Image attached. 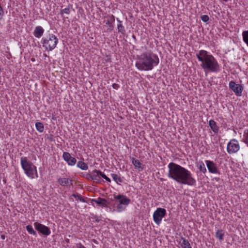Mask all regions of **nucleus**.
Listing matches in <instances>:
<instances>
[{
  "label": "nucleus",
  "mask_w": 248,
  "mask_h": 248,
  "mask_svg": "<svg viewBox=\"0 0 248 248\" xmlns=\"http://www.w3.org/2000/svg\"><path fill=\"white\" fill-rule=\"evenodd\" d=\"M168 167V176L178 183L188 186H194L196 184L191 172L185 168L173 162L169 163Z\"/></svg>",
  "instance_id": "f257e3e1"
},
{
  "label": "nucleus",
  "mask_w": 248,
  "mask_h": 248,
  "mask_svg": "<svg viewBox=\"0 0 248 248\" xmlns=\"http://www.w3.org/2000/svg\"><path fill=\"white\" fill-rule=\"evenodd\" d=\"M159 62L158 56L150 52H145L137 56L136 67L140 71L152 70Z\"/></svg>",
  "instance_id": "f03ea898"
},
{
  "label": "nucleus",
  "mask_w": 248,
  "mask_h": 248,
  "mask_svg": "<svg viewBox=\"0 0 248 248\" xmlns=\"http://www.w3.org/2000/svg\"><path fill=\"white\" fill-rule=\"evenodd\" d=\"M198 60L202 62L201 66L204 71L217 72L219 70V65L214 57L204 50H201L196 53Z\"/></svg>",
  "instance_id": "7ed1b4c3"
},
{
  "label": "nucleus",
  "mask_w": 248,
  "mask_h": 248,
  "mask_svg": "<svg viewBox=\"0 0 248 248\" xmlns=\"http://www.w3.org/2000/svg\"><path fill=\"white\" fill-rule=\"evenodd\" d=\"M20 163L22 168L25 171V173L31 178H34V174L38 177L36 167L31 162L28 161L27 157H21Z\"/></svg>",
  "instance_id": "20e7f679"
},
{
  "label": "nucleus",
  "mask_w": 248,
  "mask_h": 248,
  "mask_svg": "<svg viewBox=\"0 0 248 248\" xmlns=\"http://www.w3.org/2000/svg\"><path fill=\"white\" fill-rule=\"evenodd\" d=\"M58 42V39L54 34H49L48 36L42 39L43 46L46 50L51 51L54 49Z\"/></svg>",
  "instance_id": "39448f33"
},
{
  "label": "nucleus",
  "mask_w": 248,
  "mask_h": 248,
  "mask_svg": "<svg viewBox=\"0 0 248 248\" xmlns=\"http://www.w3.org/2000/svg\"><path fill=\"white\" fill-rule=\"evenodd\" d=\"M114 198L115 200H117L118 202L116 207V210L118 212H121L124 211L126 209V207L131 202L130 199L123 194L114 195Z\"/></svg>",
  "instance_id": "423d86ee"
},
{
  "label": "nucleus",
  "mask_w": 248,
  "mask_h": 248,
  "mask_svg": "<svg viewBox=\"0 0 248 248\" xmlns=\"http://www.w3.org/2000/svg\"><path fill=\"white\" fill-rule=\"evenodd\" d=\"M166 215V210L164 208H157L153 214V219L155 222L159 225L160 224L163 217Z\"/></svg>",
  "instance_id": "0eeeda50"
},
{
  "label": "nucleus",
  "mask_w": 248,
  "mask_h": 248,
  "mask_svg": "<svg viewBox=\"0 0 248 248\" xmlns=\"http://www.w3.org/2000/svg\"><path fill=\"white\" fill-rule=\"evenodd\" d=\"M240 149V146L238 141L235 139H232L228 143L227 147V151L230 154L235 153Z\"/></svg>",
  "instance_id": "6e6552de"
},
{
  "label": "nucleus",
  "mask_w": 248,
  "mask_h": 248,
  "mask_svg": "<svg viewBox=\"0 0 248 248\" xmlns=\"http://www.w3.org/2000/svg\"><path fill=\"white\" fill-rule=\"evenodd\" d=\"M34 226L35 229L37 231H38L39 232L42 233L43 235L47 236L49 235L51 233L50 229L48 227L43 224L38 222H35L34 223Z\"/></svg>",
  "instance_id": "1a4fd4ad"
},
{
  "label": "nucleus",
  "mask_w": 248,
  "mask_h": 248,
  "mask_svg": "<svg viewBox=\"0 0 248 248\" xmlns=\"http://www.w3.org/2000/svg\"><path fill=\"white\" fill-rule=\"evenodd\" d=\"M229 88L238 96L242 95V92L243 90V86L239 84H236L235 82L231 81L229 82Z\"/></svg>",
  "instance_id": "9d476101"
},
{
  "label": "nucleus",
  "mask_w": 248,
  "mask_h": 248,
  "mask_svg": "<svg viewBox=\"0 0 248 248\" xmlns=\"http://www.w3.org/2000/svg\"><path fill=\"white\" fill-rule=\"evenodd\" d=\"M101 171L100 170H94L92 171L90 177L94 183L100 184L103 182V181L101 179Z\"/></svg>",
  "instance_id": "9b49d317"
},
{
  "label": "nucleus",
  "mask_w": 248,
  "mask_h": 248,
  "mask_svg": "<svg viewBox=\"0 0 248 248\" xmlns=\"http://www.w3.org/2000/svg\"><path fill=\"white\" fill-rule=\"evenodd\" d=\"M63 160L66 161L70 166H74L77 162V160L75 157L71 156L68 152H64L62 155Z\"/></svg>",
  "instance_id": "f8f14e48"
},
{
  "label": "nucleus",
  "mask_w": 248,
  "mask_h": 248,
  "mask_svg": "<svg viewBox=\"0 0 248 248\" xmlns=\"http://www.w3.org/2000/svg\"><path fill=\"white\" fill-rule=\"evenodd\" d=\"M207 167L209 171L211 173H218V170L217 164L213 161L206 160Z\"/></svg>",
  "instance_id": "ddd939ff"
},
{
  "label": "nucleus",
  "mask_w": 248,
  "mask_h": 248,
  "mask_svg": "<svg viewBox=\"0 0 248 248\" xmlns=\"http://www.w3.org/2000/svg\"><path fill=\"white\" fill-rule=\"evenodd\" d=\"M44 32V30L41 26H37L35 27L33 32L34 36L36 38H40Z\"/></svg>",
  "instance_id": "4468645a"
},
{
  "label": "nucleus",
  "mask_w": 248,
  "mask_h": 248,
  "mask_svg": "<svg viewBox=\"0 0 248 248\" xmlns=\"http://www.w3.org/2000/svg\"><path fill=\"white\" fill-rule=\"evenodd\" d=\"M59 183L63 186H69V185H72V180H69L66 178H60L58 179Z\"/></svg>",
  "instance_id": "2eb2a0df"
},
{
  "label": "nucleus",
  "mask_w": 248,
  "mask_h": 248,
  "mask_svg": "<svg viewBox=\"0 0 248 248\" xmlns=\"http://www.w3.org/2000/svg\"><path fill=\"white\" fill-rule=\"evenodd\" d=\"M93 201L98 204L102 205L105 207L107 206L109 204V202L106 199L101 198H98L97 199H93Z\"/></svg>",
  "instance_id": "dca6fc26"
},
{
  "label": "nucleus",
  "mask_w": 248,
  "mask_h": 248,
  "mask_svg": "<svg viewBox=\"0 0 248 248\" xmlns=\"http://www.w3.org/2000/svg\"><path fill=\"white\" fill-rule=\"evenodd\" d=\"M179 243L183 248H192L189 242L183 237H181Z\"/></svg>",
  "instance_id": "f3484780"
},
{
  "label": "nucleus",
  "mask_w": 248,
  "mask_h": 248,
  "mask_svg": "<svg viewBox=\"0 0 248 248\" xmlns=\"http://www.w3.org/2000/svg\"><path fill=\"white\" fill-rule=\"evenodd\" d=\"M72 9V5H69L68 7L65 8L63 9H62L61 11L60 14L62 17L64 18H68V17L65 16H63L64 14L66 15H69L71 12V10Z\"/></svg>",
  "instance_id": "a211bd4d"
},
{
  "label": "nucleus",
  "mask_w": 248,
  "mask_h": 248,
  "mask_svg": "<svg viewBox=\"0 0 248 248\" xmlns=\"http://www.w3.org/2000/svg\"><path fill=\"white\" fill-rule=\"evenodd\" d=\"M209 125L215 133H217L218 132L219 128L214 120H210L209 122Z\"/></svg>",
  "instance_id": "6ab92c4d"
},
{
  "label": "nucleus",
  "mask_w": 248,
  "mask_h": 248,
  "mask_svg": "<svg viewBox=\"0 0 248 248\" xmlns=\"http://www.w3.org/2000/svg\"><path fill=\"white\" fill-rule=\"evenodd\" d=\"M117 20L118 22L117 25L118 32L121 33L123 35H124L125 33L124 27L123 26L122 22L118 18L117 19Z\"/></svg>",
  "instance_id": "aec40b11"
},
{
  "label": "nucleus",
  "mask_w": 248,
  "mask_h": 248,
  "mask_svg": "<svg viewBox=\"0 0 248 248\" xmlns=\"http://www.w3.org/2000/svg\"><path fill=\"white\" fill-rule=\"evenodd\" d=\"M111 176L113 180L118 184L120 185V183L123 182L121 177L116 174L112 173L111 174Z\"/></svg>",
  "instance_id": "412c9836"
},
{
  "label": "nucleus",
  "mask_w": 248,
  "mask_h": 248,
  "mask_svg": "<svg viewBox=\"0 0 248 248\" xmlns=\"http://www.w3.org/2000/svg\"><path fill=\"white\" fill-rule=\"evenodd\" d=\"M77 167L82 170H87L88 169L87 164L81 161H78Z\"/></svg>",
  "instance_id": "4be33fe9"
},
{
  "label": "nucleus",
  "mask_w": 248,
  "mask_h": 248,
  "mask_svg": "<svg viewBox=\"0 0 248 248\" xmlns=\"http://www.w3.org/2000/svg\"><path fill=\"white\" fill-rule=\"evenodd\" d=\"M132 163L136 168L143 169V168L141 167L142 164L139 160L132 158Z\"/></svg>",
  "instance_id": "5701e85b"
},
{
  "label": "nucleus",
  "mask_w": 248,
  "mask_h": 248,
  "mask_svg": "<svg viewBox=\"0 0 248 248\" xmlns=\"http://www.w3.org/2000/svg\"><path fill=\"white\" fill-rule=\"evenodd\" d=\"M198 168L199 170L202 172L203 173H205L206 172V169L204 163L202 161H200L198 163Z\"/></svg>",
  "instance_id": "b1692460"
},
{
  "label": "nucleus",
  "mask_w": 248,
  "mask_h": 248,
  "mask_svg": "<svg viewBox=\"0 0 248 248\" xmlns=\"http://www.w3.org/2000/svg\"><path fill=\"white\" fill-rule=\"evenodd\" d=\"M224 232L222 230H217L216 232V237L221 241L223 239Z\"/></svg>",
  "instance_id": "393cba45"
},
{
  "label": "nucleus",
  "mask_w": 248,
  "mask_h": 248,
  "mask_svg": "<svg viewBox=\"0 0 248 248\" xmlns=\"http://www.w3.org/2000/svg\"><path fill=\"white\" fill-rule=\"evenodd\" d=\"M26 229L28 231V232L31 234H33V235H36L37 233L34 230L33 228H32V226L31 225H28L26 226Z\"/></svg>",
  "instance_id": "a878e982"
},
{
  "label": "nucleus",
  "mask_w": 248,
  "mask_h": 248,
  "mask_svg": "<svg viewBox=\"0 0 248 248\" xmlns=\"http://www.w3.org/2000/svg\"><path fill=\"white\" fill-rule=\"evenodd\" d=\"M36 129L40 132H42L44 130V126L43 124L40 122H37L35 124Z\"/></svg>",
  "instance_id": "bb28decb"
},
{
  "label": "nucleus",
  "mask_w": 248,
  "mask_h": 248,
  "mask_svg": "<svg viewBox=\"0 0 248 248\" xmlns=\"http://www.w3.org/2000/svg\"><path fill=\"white\" fill-rule=\"evenodd\" d=\"M244 41L247 44L248 46V31H245L242 33Z\"/></svg>",
  "instance_id": "cd10ccee"
},
{
  "label": "nucleus",
  "mask_w": 248,
  "mask_h": 248,
  "mask_svg": "<svg viewBox=\"0 0 248 248\" xmlns=\"http://www.w3.org/2000/svg\"><path fill=\"white\" fill-rule=\"evenodd\" d=\"M201 19L202 20V21L206 22L209 20V18L207 15H204L201 16Z\"/></svg>",
  "instance_id": "c85d7f7f"
},
{
  "label": "nucleus",
  "mask_w": 248,
  "mask_h": 248,
  "mask_svg": "<svg viewBox=\"0 0 248 248\" xmlns=\"http://www.w3.org/2000/svg\"><path fill=\"white\" fill-rule=\"evenodd\" d=\"M244 137L245 142L248 144V129L245 131Z\"/></svg>",
  "instance_id": "c756f323"
},
{
  "label": "nucleus",
  "mask_w": 248,
  "mask_h": 248,
  "mask_svg": "<svg viewBox=\"0 0 248 248\" xmlns=\"http://www.w3.org/2000/svg\"><path fill=\"white\" fill-rule=\"evenodd\" d=\"M76 248H86L84 245H83L81 243H79L76 244Z\"/></svg>",
  "instance_id": "7c9ffc66"
},
{
  "label": "nucleus",
  "mask_w": 248,
  "mask_h": 248,
  "mask_svg": "<svg viewBox=\"0 0 248 248\" xmlns=\"http://www.w3.org/2000/svg\"><path fill=\"white\" fill-rule=\"evenodd\" d=\"M112 87L114 89H118L119 88V85L116 83H113L112 84Z\"/></svg>",
  "instance_id": "2f4dec72"
},
{
  "label": "nucleus",
  "mask_w": 248,
  "mask_h": 248,
  "mask_svg": "<svg viewBox=\"0 0 248 248\" xmlns=\"http://www.w3.org/2000/svg\"><path fill=\"white\" fill-rule=\"evenodd\" d=\"M77 198L80 201L85 202V200L83 197L80 195H77Z\"/></svg>",
  "instance_id": "473e14b6"
},
{
  "label": "nucleus",
  "mask_w": 248,
  "mask_h": 248,
  "mask_svg": "<svg viewBox=\"0 0 248 248\" xmlns=\"http://www.w3.org/2000/svg\"><path fill=\"white\" fill-rule=\"evenodd\" d=\"M101 178L102 177L105 180L107 178L108 176H107L103 172L101 171V174H100Z\"/></svg>",
  "instance_id": "72a5a7b5"
},
{
  "label": "nucleus",
  "mask_w": 248,
  "mask_h": 248,
  "mask_svg": "<svg viewBox=\"0 0 248 248\" xmlns=\"http://www.w3.org/2000/svg\"><path fill=\"white\" fill-rule=\"evenodd\" d=\"M105 180L109 183H110L111 182L110 179L108 177H107V178L105 179Z\"/></svg>",
  "instance_id": "f704fd0d"
},
{
  "label": "nucleus",
  "mask_w": 248,
  "mask_h": 248,
  "mask_svg": "<svg viewBox=\"0 0 248 248\" xmlns=\"http://www.w3.org/2000/svg\"><path fill=\"white\" fill-rule=\"evenodd\" d=\"M1 238L2 239H5V236L4 235H1Z\"/></svg>",
  "instance_id": "c9c22d12"
},
{
  "label": "nucleus",
  "mask_w": 248,
  "mask_h": 248,
  "mask_svg": "<svg viewBox=\"0 0 248 248\" xmlns=\"http://www.w3.org/2000/svg\"><path fill=\"white\" fill-rule=\"evenodd\" d=\"M72 196H73V197H75V198H77V195H76V194H73L72 195Z\"/></svg>",
  "instance_id": "e433bc0d"
},
{
  "label": "nucleus",
  "mask_w": 248,
  "mask_h": 248,
  "mask_svg": "<svg viewBox=\"0 0 248 248\" xmlns=\"http://www.w3.org/2000/svg\"><path fill=\"white\" fill-rule=\"evenodd\" d=\"M106 24H109V21H107Z\"/></svg>",
  "instance_id": "4c0bfd02"
},
{
  "label": "nucleus",
  "mask_w": 248,
  "mask_h": 248,
  "mask_svg": "<svg viewBox=\"0 0 248 248\" xmlns=\"http://www.w3.org/2000/svg\"><path fill=\"white\" fill-rule=\"evenodd\" d=\"M132 37H133V38L136 39V37L134 35H133Z\"/></svg>",
  "instance_id": "58836bf2"
},
{
  "label": "nucleus",
  "mask_w": 248,
  "mask_h": 248,
  "mask_svg": "<svg viewBox=\"0 0 248 248\" xmlns=\"http://www.w3.org/2000/svg\"><path fill=\"white\" fill-rule=\"evenodd\" d=\"M112 18H113V20H114V17L113 16H112Z\"/></svg>",
  "instance_id": "ea45409f"
}]
</instances>
